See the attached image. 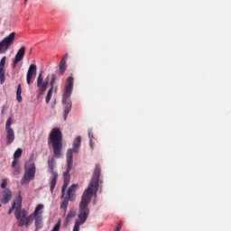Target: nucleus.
<instances>
[{"instance_id":"nucleus-1","label":"nucleus","mask_w":231,"mask_h":231,"mask_svg":"<svg viewBox=\"0 0 231 231\" xmlns=\"http://www.w3.org/2000/svg\"><path fill=\"white\" fill-rule=\"evenodd\" d=\"M100 165L96 164L93 177L88 184V187L85 189L81 201L79 204V221L80 224L84 225L89 216V203H91V199L93 198V193L97 194L98 190V181H100Z\"/></svg>"},{"instance_id":"nucleus-2","label":"nucleus","mask_w":231,"mask_h":231,"mask_svg":"<svg viewBox=\"0 0 231 231\" xmlns=\"http://www.w3.org/2000/svg\"><path fill=\"white\" fill-rule=\"evenodd\" d=\"M49 143L52 146L55 158H60L62 156V132H60V129L54 128L51 130Z\"/></svg>"},{"instance_id":"nucleus-3","label":"nucleus","mask_w":231,"mask_h":231,"mask_svg":"<svg viewBox=\"0 0 231 231\" xmlns=\"http://www.w3.org/2000/svg\"><path fill=\"white\" fill-rule=\"evenodd\" d=\"M73 76H69L67 79V82L65 85V91L62 96L61 103L65 106L64 108V120H68V116L69 115V111H71V93L73 92Z\"/></svg>"},{"instance_id":"nucleus-4","label":"nucleus","mask_w":231,"mask_h":231,"mask_svg":"<svg viewBox=\"0 0 231 231\" xmlns=\"http://www.w3.org/2000/svg\"><path fill=\"white\" fill-rule=\"evenodd\" d=\"M42 210H44V205L39 204L33 213H32L29 217H25L23 218L24 225L25 226H30L32 223H33L34 220V225H35V230L34 231H39L41 228H42L43 224H42Z\"/></svg>"},{"instance_id":"nucleus-5","label":"nucleus","mask_w":231,"mask_h":231,"mask_svg":"<svg viewBox=\"0 0 231 231\" xmlns=\"http://www.w3.org/2000/svg\"><path fill=\"white\" fill-rule=\"evenodd\" d=\"M73 152H75V150H73L72 148H69L67 151V166H66L67 170L63 173L64 183L61 188L62 198L64 197L66 189H68V185H69V180H70L69 171H71V169H73Z\"/></svg>"},{"instance_id":"nucleus-6","label":"nucleus","mask_w":231,"mask_h":231,"mask_svg":"<svg viewBox=\"0 0 231 231\" xmlns=\"http://www.w3.org/2000/svg\"><path fill=\"white\" fill-rule=\"evenodd\" d=\"M25 171L23 177L21 180L22 185H26V183H30L32 180L35 178V163L27 162L25 164Z\"/></svg>"},{"instance_id":"nucleus-7","label":"nucleus","mask_w":231,"mask_h":231,"mask_svg":"<svg viewBox=\"0 0 231 231\" xmlns=\"http://www.w3.org/2000/svg\"><path fill=\"white\" fill-rule=\"evenodd\" d=\"M49 171H51V192H53L55 186L57 185V179L59 178V173H57L55 169V159L51 157L48 159Z\"/></svg>"},{"instance_id":"nucleus-8","label":"nucleus","mask_w":231,"mask_h":231,"mask_svg":"<svg viewBox=\"0 0 231 231\" xmlns=\"http://www.w3.org/2000/svg\"><path fill=\"white\" fill-rule=\"evenodd\" d=\"M15 41V32H11L7 37L4 38L0 42V53H6L10 50V46L14 44Z\"/></svg>"},{"instance_id":"nucleus-9","label":"nucleus","mask_w":231,"mask_h":231,"mask_svg":"<svg viewBox=\"0 0 231 231\" xmlns=\"http://www.w3.org/2000/svg\"><path fill=\"white\" fill-rule=\"evenodd\" d=\"M26 216H28V212L22 208L21 201L17 202L14 217L18 221V226H24V219L26 218Z\"/></svg>"},{"instance_id":"nucleus-10","label":"nucleus","mask_w":231,"mask_h":231,"mask_svg":"<svg viewBox=\"0 0 231 231\" xmlns=\"http://www.w3.org/2000/svg\"><path fill=\"white\" fill-rule=\"evenodd\" d=\"M37 87L40 89V96L44 95L45 91L48 89V81H44V79H42V71H41L38 75Z\"/></svg>"},{"instance_id":"nucleus-11","label":"nucleus","mask_w":231,"mask_h":231,"mask_svg":"<svg viewBox=\"0 0 231 231\" xmlns=\"http://www.w3.org/2000/svg\"><path fill=\"white\" fill-rule=\"evenodd\" d=\"M35 75H37V65L31 64L29 66V69L27 70V75H26V82H27L28 86H30V84H32V79H33V77H35Z\"/></svg>"},{"instance_id":"nucleus-12","label":"nucleus","mask_w":231,"mask_h":231,"mask_svg":"<svg viewBox=\"0 0 231 231\" xmlns=\"http://www.w3.org/2000/svg\"><path fill=\"white\" fill-rule=\"evenodd\" d=\"M68 57H69V53H65L62 59L60 61L59 68H60V75H64L66 69H68V65L66 64L68 60Z\"/></svg>"},{"instance_id":"nucleus-13","label":"nucleus","mask_w":231,"mask_h":231,"mask_svg":"<svg viewBox=\"0 0 231 231\" xmlns=\"http://www.w3.org/2000/svg\"><path fill=\"white\" fill-rule=\"evenodd\" d=\"M3 196L0 198L1 203L3 205H7V203H10V200L12 199V190L6 189L2 192Z\"/></svg>"},{"instance_id":"nucleus-14","label":"nucleus","mask_w":231,"mask_h":231,"mask_svg":"<svg viewBox=\"0 0 231 231\" xmlns=\"http://www.w3.org/2000/svg\"><path fill=\"white\" fill-rule=\"evenodd\" d=\"M5 64H6V56H4L0 60V84H5V80H6L5 77Z\"/></svg>"},{"instance_id":"nucleus-15","label":"nucleus","mask_w":231,"mask_h":231,"mask_svg":"<svg viewBox=\"0 0 231 231\" xmlns=\"http://www.w3.org/2000/svg\"><path fill=\"white\" fill-rule=\"evenodd\" d=\"M24 53H26V47L22 46L18 50V51L14 57V60H18V62H21V60H23L24 59Z\"/></svg>"},{"instance_id":"nucleus-16","label":"nucleus","mask_w":231,"mask_h":231,"mask_svg":"<svg viewBox=\"0 0 231 231\" xmlns=\"http://www.w3.org/2000/svg\"><path fill=\"white\" fill-rule=\"evenodd\" d=\"M6 133H7V135H6V142L8 143V145H10V143H14V141L15 140V133L14 132V129H8V130H5Z\"/></svg>"},{"instance_id":"nucleus-17","label":"nucleus","mask_w":231,"mask_h":231,"mask_svg":"<svg viewBox=\"0 0 231 231\" xmlns=\"http://www.w3.org/2000/svg\"><path fill=\"white\" fill-rule=\"evenodd\" d=\"M82 142V137L77 136L76 140L73 142L72 149L74 151V154H79V149H80V143Z\"/></svg>"},{"instance_id":"nucleus-18","label":"nucleus","mask_w":231,"mask_h":231,"mask_svg":"<svg viewBox=\"0 0 231 231\" xmlns=\"http://www.w3.org/2000/svg\"><path fill=\"white\" fill-rule=\"evenodd\" d=\"M11 167L15 171L17 174L21 173V166H19V160H14Z\"/></svg>"},{"instance_id":"nucleus-19","label":"nucleus","mask_w":231,"mask_h":231,"mask_svg":"<svg viewBox=\"0 0 231 231\" xmlns=\"http://www.w3.org/2000/svg\"><path fill=\"white\" fill-rule=\"evenodd\" d=\"M75 216H77V211L70 210L67 215L66 223H69V221H71Z\"/></svg>"},{"instance_id":"nucleus-20","label":"nucleus","mask_w":231,"mask_h":231,"mask_svg":"<svg viewBox=\"0 0 231 231\" xmlns=\"http://www.w3.org/2000/svg\"><path fill=\"white\" fill-rule=\"evenodd\" d=\"M21 93H23V89L21 88V85H18L17 89H16L17 102H23V97H21Z\"/></svg>"},{"instance_id":"nucleus-21","label":"nucleus","mask_w":231,"mask_h":231,"mask_svg":"<svg viewBox=\"0 0 231 231\" xmlns=\"http://www.w3.org/2000/svg\"><path fill=\"white\" fill-rule=\"evenodd\" d=\"M75 189H77V184H72L71 187L68 189L67 194L69 199H71V197L73 196L72 192H75Z\"/></svg>"},{"instance_id":"nucleus-22","label":"nucleus","mask_w":231,"mask_h":231,"mask_svg":"<svg viewBox=\"0 0 231 231\" xmlns=\"http://www.w3.org/2000/svg\"><path fill=\"white\" fill-rule=\"evenodd\" d=\"M52 95H53V88H50L48 93H47V96L45 97L46 104H50V100H51V96Z\"/></svg>"},{"instance_id":"nucleus-23","label":"nucleus","mask_w":231,"mask_h":231,"mask_svg":"<svg viewBox=\"0 0 231 231\" xmlns=\"http://www.w3.org/2000/svg\"><path fill=\"white\" fill-rule=\"evenodd\" d=\"M22 154H23V149L18 148L14 153V160H18V158H21Z\"/></svg>"},{"instance_id":"nucleus-24","label":"nucleus","mask_w":231,"mask_h":231,"mask_svg":"<svg viewBox=\"0 0 231 231\" xmlns=\"http://www.w3.org/2000/svg\"><path fill=\"white\" fill-rule=\"evenodd\" d=\"M68 203H69V199H64L60 204V208H62L64 210V212H66V210H68Z\"/></svg>"},{"instance_id":"nucleus-25","label":"nucleus","mask_w":231,"mask_h":231,"mask_svg":"<svg viewBox=\"0 0 231 231\" xmlns=\"http://www.w3.org/2000/svg\"><path fill=\"white\" fill-rule=\"evenodd\" d=\"M88 140L91 149H93V131L88 130Z\"/></svg>"},{"instance_id":"nucleus-26","label":"nucleus","mask_w":231,"mask_h":231,"mask_svg":"<svg viewBox=\"0 0 231 231\" xmlns=\"http://www.w3.org/2000/svg\"><path fill=\"white\" fill-rule=\"evenodd\" d=\"M80 222L79 220L75 221L73 231H80Z\"/></svg>"},{"instance_id":"nucleus-27","label":"nucleus","mask_w":231,"mask_h":231,"mask_svg":"<svg viewBox=\"0 0 231 231\" xmlns=\"http://www.w3.org/2000/svg\"><path fill=\"white\" fill-rule=\"evenodd\" d=\"M10 125H12V117H9L7 119L5 123V130L12 129Z\"/></svg>"},{"instance_id":"nucleus-28","label":"nucleus","mask_w":231,"mask_h":231,"mask_svg":"<svg viewBox=\"0 0 231 231\" xmlns=\"http://www.w3.org/2000/svg\"><path fill=\"white\" fill-rule=\"evenodd\" d=\"M51 89H53V84H55V74L51 75Z\"/></svg>"},{"instance_id":"nucleus-29","label":"nucleus","mask_w":231,"mask_h":231,"mask_svg":"<svg viewBox=\"0 0 231 231\" xmlns=\"http://www.w3.org/2000/svg\"><path fill=\"white\" fill-rule=\"evenodd\" d=\"M7 184H8V180H6V179H4L2 183H1V188L2 189H6Z\"/></svg>"},{"instance_id":"nucleus-30","label":"nucleus","mask_w":231,"mask_h":231,"mask_svg":"<svg viewBox=\"0 0 231 231\" xmlns=\"http://www.w3.org/2000/svg\"><path fill=\"white\" fill-rule=\"evenodd\" d=\"M17 64H19V61L14 59L13 61V69H15V68H17Z\"/></svg>"},{"instance_id":"nucleus-31","label":"nucleus","mask_w":231,"mask_h":231,"mask_svg":"<svg viewBox=\"0 0 231 231\" xmlns=\"http://www.w3.org/2000/svg\"><path fill=\"white\" fill-rule=\"evenodd\" d=\"M14 208H15V202L13 203L12 208L8 210V214H9V215L12 214V212H14Z\"/></svg>"},{"instance_id":"nucleus-32","label":"nucleus","mask_w":231,"mask_h":231,"mask_svg":"<svg viewBox=\"0 0 231 231\" xmlns=\"http://www.w3.org/2000/svg\"><path fill=\"white\" fill-rule=\"evenodd\" d=\"M122 228V223H119V225L116 226V228L115 229V231H120Z\"/></svg>"},{"instance_id":"nucleus-33","label":"nucleus","mask_w":231,"mask_h":231,"mask_svg":"<svg viewBox=\"0 0 231 231\" xmlns=\"http://www.w3.org/2000/svg\"><path fill=\"white\" fill-rule=\"evenodd\" d=\"M43 82H47V84H49L50 82V75H48L45 79L43 80Z\"/></svg>"},{"instance_id":"nucleus-34","label":"nucleus","mask_w":231,"mask_h":231,"mask_svg":"<svg viewBox=\"0 0 231 231\" xmlns=\"http://www.w3.org/2000/svg\"><path fill=\"white\" fill-rule=\"evenodd\" d=\"M32 50H33L32 48L30 49V51H29L30 55H32Z\"/></svg>"},{"instance_id":"nucleus-35","label":"nucleus","mask_w":231,"mask_h":231,"mask_svg":"<svg viewBox=\"0 0 231 231\" xmlns=\"http://www.w3.org/2000/svg\"><path fill=\"white\" fill-rule=\"evenodd\" d=\"M2 113H5V107H3Z\"/></svg>"},{"instance_id":"nucleus-36","label":"nucleus","mask_w":231,"mask_h":231,"mask_svg":"<svg viewBox=\"0 0 231 231\" xmlns=\"http://www.w3.org/2000/svg\"><path fill=\"white\" fill-rule=\"evenodd\" d=\"M24 3H28V0H24Z\"/></svg>"},{"instance_id":"nucleus-37","label":"nucleus","mask_w":231,"mask_h":231,"mask_svg":"<svg viewBox=\"0 0 231 231\" xmlns=\"http://www.w3.org/2000/svg\"><path fill=\"white\" fill-rule=\"evenodd\" d=\"M0 207H2V205L0 204Z\"/></svg>"}]
</instances>
